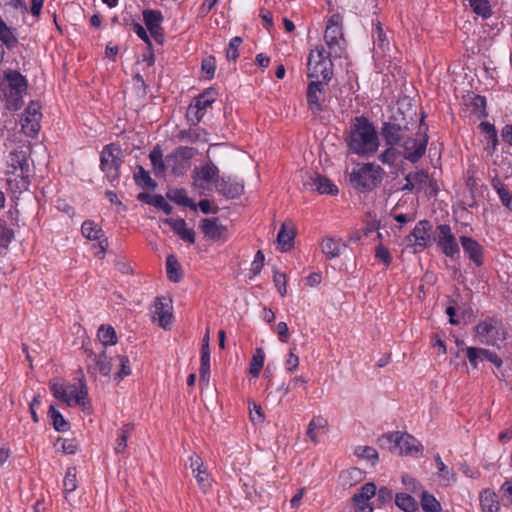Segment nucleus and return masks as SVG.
Returning <instances> with one entry per match:
<instances>
[{
  "mask_svg": "<svg viewBox=\"0 0 512 512\" xmlns=\"http://www.w3.org/2000/svg\"><path fill=\"white\" fill-rule=\"evenodd\" d=\"M341 25L342 16L340 14H333L327 22L324 40L331 50H334V48L339 45V41L343 39Z\"/></svg>",
  "mask_w": 512,
  "mask_h": 512,
  "instance_id": "17",
  "label": "nucleus"
},
{
  "mask_svg": "<svg viewBox=\"0 0 512 512\" xmlns=\"http://www.w3.org/2000/svg\"><path fill=\"white\" fill-rule=\"evenodd\" d=\"M200 228L205 237L213 241L226 238L227 228L219 222L218 218H205L200 221Z\"/></svg>",
  "mask_w": 512,
  "mask_h": 512,
  "instance_id": "21",
  "label": "nucleus"
},
{
  "mask_svg": "<svg viewBox=\"0 0 512 512\" xmlns=\"http://www.w3.org/2000/svg\"><path fill=\"white\" fill-rule=\"evenodd\" d=\"M346 142L351 152L362 156L374 154L379 147L377 131L364 116L354 118Z\"/></svg>",
  "mask_w": 512,
  "mask_h": 512,
  "instance_id": "1",
  "label": "nucleus"
},
{
  "mask_svg": "<svg viewBox=\"0 0 512 512\" xmlns=\"http://www.w3.org/2000/svg\"><path fill=\"white\" fill-rule=\"evenodd\" d=\"M345 246L340 239L325 237L321 242V251L329 260L334 259L341 254V247Z\"/></svg>",
  "mask_w": 512,
  "mask_h": 512,
  "instance_id": "31",
  "label": "nucleus"
},
{
  "mask_svg": "<svg viewBox=\"0 0 512 512\" xmlns=\"http://www.w3.org/2000/svg\"><path fill=\"white\" fill-rule=\"evenodd\" d=\"M265 353L262 348H257L249 364V373L253 377H258L264 366Z\"/></svg>",
  "mask_w": 512,
  "mask_h": 512,
  "instance_id": "41",
  "label": "nucleus"
},
{
  "mask_svg": "<svg viewBox=\"0 0 512 512\" xmlns=\"http://www.w3.org/2000/svg\"><path fill=\"white\" fill-rule=\"evenodd\" d=\"M85 352L89 358L93 357V360L96 361L99 372L103 376H109L112 371V363L111 358L108 357L106 351L103 350L98 356L94 354L92 350L86 349Z\"/></svg>",
  "mask_w": 512,
  "mask_h": 512,
  "instance_id": "34",
  "label": "nucleus"
},
{
  "mask_svg": "<svg viewBox=\"0 0 512 512\" xmlns=\"http://www.w3.org/2000/svg\"><path fill=\"white\" fill-rule=\"evenodd\" d=\"M151 313L153 321L157 322L160 327L165 330L170 329L173 321L171 301H168L165 297H157Z\"/></svg>",
  "mask_w": 512,
  "mask_h": 512,
  "instance_id": "15",
  "label": "nucleus"
},
{
  "mask_svg": "<svg viewBox=\"0 0 512 512\" xmlns=\"http://www.w3.org/2000/svg\"><path fill=\"white\" fill-rule=\"evenodd\" d=\"M249 414L250 419L254 424L263 423L265 420V415L262 411L261 406L256 404L255 402L249 403Z\"/></svg>",
  "mask_w": 512,
  "mask_h": 512,
  "instance_id": "60",
  "label": "nucleus"
},
{
  "mask_svg": "<svg viewBox=\"0 0 512 512\" xmlns=\"http://www.w3.org/2000/svg\"><path fill=\"white\" fill-rule=\"evenodd\" d=\"M501 322L494 317H487L480 321L474 328L475 336L484 345L494 346L502 339Z\"/></svg>",
  "mask_w": 512,
  "mask_h": 512,
  "instance_id": "9",
  "label": "nucleus"
},
{
  "mask_svg": "<svg viewBox=\"0 0 512 512\" xmlns=\"http://www.w3.org/2000/svg\"><path fill=\"white\" fill-rule=\"evenodd\" d=\"M148 204L154 206L155 208L161 209L167 215L172 213V206L160 194L152 196L151 201H148Z\"/></svg>",
  "mask_w": 512,
  "mask_h": 512,
  "instance_id": "58",
  "label": "nucleus"
},
{
  "mask_svg": "<svg viewBox=\"0 0 512 512\" xmlns=\"http://www.w3.org/2000/svg\"><path fill=\"white\" fill-rule=\"evenodd\" d=\"M376 501L380 506L390 503L393 499L392 490L387 487H381L379 490L376 489Z\"/></svg>",
  "mask_w": 512,
  "mask_h": 512,
  "instance_id": "62",
  "label": "nucleus"
},
{
  "mask_svg": "<svg viewBox=\"0 0 512 512\" xmlns=\"http://www.w3.org/2000/svg\"><path fill=\"white\" fill-rule=\"evenodd\" d=\"M120 365V371L117 373V378L122 380L124 377L131 374L130 361L127 356L119 355L117 356Z\"/></svg>",
  "mask_w": 512,
  "mask_h": 512,
  "instance_id": "63",
  "label": "nucleus"
},
{
  "mask_svg": "<svg viewBox=\"0 0 512 512\" xmlns=\"http://www.w3.org/2000/svg\"><path fill=\"white\" fill-rule=\"evenodd\" d=\"M387 440L395 443V448L399 450L400 454L411 455L419 451V442L409 434L400 435L399 432H395L388 435Z\"/></svg>",
  "mask_w": 512,
  "mask_h": 512,
  "instance_id": "20",
  "label": "nucleus"
},
{
  "mask_svg": "<svg viewBox=\"0 0 512 512\" xmlns=\"http://www.w3.org/2000/svg\"><path fill=\"white\" fill-rule=\"evenodd\" d=\"M42 119L41 106L38 102L32 101L25 109L21 119L22 132L30 137L35 138L41 128L40 121Z\"/></svg>",
  "mask_w": 512,
  "mask_h": 512,
  "instance_id": "10",
  "label": "nucleus"
},
{
  "mask_svg": "<svg viewBox=\"0 0 512 512\" xmlns=\"http://www.w3.org/2000/svg\"><path fill=\"white\" fill-rule=\"evenodd\" d=\"M428 144L426 133H409L404 142L400 144L403 148V157L411 163L418 162L425 154Z\"/></svg>",
  "mask_w": 512,
  "mask_h": 512,
  "instance_id": "8",
  "label": "nucleus"
},
{
  "mask_svg": "<svg viewBox=\"0 0 512 512\" xmlns=\"http://www.w3.org/2000/svg\"><path fill=\"white\" fill-rule=\"evenodd\" d=\"M375 257H376V259L381 261L385 265L386 268L389 267V265L392 262V255H391L389 249L384 247L382 244H379L375 248Z\"/></svg>",
  "mask_w": 512,
  "mask_h": 512,
  "instance_id": "61",
  "label": "nucleus"
},
{
  "mask_svg": "<svg viewBox=\"0 0 512 512\" xmlns=\"http://www.w3.org/2000/svg\"><path fill=\"white\" fill-rule=\"evenodd\" d=\"M175 137L178 141L187 143L207 142V132L197 126L182 129L178 131Z\"/></svg>",
  "mask_w": 512,
  "mask_h": 512,
  "instance_id": "26",
  "label": "nucleus"
},
{
  "mask_svg": "<svg viewBox=\"0 0 512 512\" xmlns=\"http://www.w3.org/2000/svg\"><path fill=\"white\" fill-rule=\"evenodd\" d=\"M355 454L360 458L371 461L373 464L378 460V453L376 449L370 446L357 447L355 449Z\"/></svg>",
  "mask_w": 512,
  "mask_h": 512,
  "instance_id": "57",
  "label": "nucleus"
},
{
  "mask_svg": "<svg viewBox=\"0 0 512 512\" xmlns=\"http://www.w3.org/2000/svg\"><path fill=\"white\" fill-rule=\"evenodd\" d=\"M421 506L425 512H441L439 501L427 491H421Z\"/></svg>",
  "mask_w": 512,
  "mask_h": 512,
  "instance_id": "47",
  "label": "nucleus"
},
{
  "mask_svg": "<svg viewBox=\"0 0 512 512\" xmlns=\"http://www.w3.org/2000/svg\"><path fill=\"white\" fill-rule=\"evenodd\" d=\"M79 374L78 386L75 384L66 385L52 382L50 389L56 399L66 403L68 406L75 404L84 408L89 403L88 387L82 369H79Z\"/></svg>",
  "mask_w": 512,
  "mask_h": 512,
  "instance_id": "2",
  "label": "nucleus"
},
{
  "mask_svg": "<svg viewBox=\"0 0 512 512\" xmlns=\"http://www.w3.org/2000/svg\"><path fill=\"white\" fill-rule=\"evenodd\" d=\"M479 129L485 135L488 143H491L492 151H494L498 145V135L495 126L490 122L483 121L479 124Z\"/></svg>",
  "mask_w": 512,
  "mask_h": 512,
  "instance_id": "46",
  "label": "nucleus"
},
{
  "mask_svg": "<svg viewBox=\"0 0 512 512\" xmlns=\"http://www.w3.org/2000/svg\"><path fill=\"white\" fill-rule=\"evenodd\" d=\"M99 341L102 345H114L117 343V336L115 329L110 325H101L97 333Z\"/></svg>",
  "mask_w": 512,
  "mask_h": 512,
  "instance_id": "42",
  "label": "nucleus"
},
{
  "mask_svg": "<svg viewBox=\"0 0 512 512\" xmlns=\"http://www.w3.org/2000/svg\"><path fill=\"white\" fill-rule=\"evenodd\" d=\"M189 467L192 470L200 489L204 493H207L212 486V480L201 457L197 454L190 456Z\"/></svg>",
  "mask_w": 512,
  "mask_h": 512,
  "instance_id": "16",
  "label": "nucleus"
},
{
  "mask_svg": "<svg viewBox=\"0 0 512 512\" xmlns=\"http://www.w3.org/2000/svg\"><path fill=\"white\" fill-rule=\"evenodd\" d=\"M134 430V425L131 423L124 424L117 432V440L115 452L117 454L123 453L127 448V440Z\"/></svg>",
  "mask_w": 512,
  "mask_h": 512,
  "instance_id": "37",
  "label": "nucleus"
},
{
  "mask_svg": "<svg viewBox=\"0 0 512 512\" xmlns=\"http://www.w3.org/2000/svg\"><path fill=\"white\" fill-rule=\"evenodd\" d=\"M0 41L10 50L15 48L18 45V39L14 33V29L9 27L1 18H0Z\"/></svg>",
  "mask_w": 512,
  "mask_h": 512,
  "instance_id": "36",
  "label": "nucleus"
},
{
  "mask_svg": "<svg viewBox=\"0 0 512 512\" xmlns=\"http://www.w3.org/2000/svg\"><path fill=\"white\" fill-rule=\"evenodd\" d=\"M166 196L177 205L188 207L194 211L197 209V205L188 197L185 189H172L167 192Z\"/></svg>",
  "mask_w": 512,
  "mask_h": 512,
  "instance_id": "32",
  "label": "nucleus"
},
{
  "mask_svg": "<svg viewBox=\"0 0 512 512\" xmlns=\"http://www.w3.org/2000/svg\"><path fill=\"white\" fill-rule=\"evenodd\" d=\"M324 84L322 81H311L307 87L308 109L314 116H317L323 110L320 95L323 93Z\"/></svg>",
  "mask_w": 512,
  "mask_h": 512,
  "instance_id": "22",
  "label": "nucleus"
},
{
  "mask_svg": "<svg viewBox=\"0 0 512 512\" xmlns=\"http://www.w3.org/2000/svg\"><path fill=\"white\" fill-rule=\"evenodd\" d=\"M387 148L380 153L378 159L386 165L393 166L398 159L399 152L394 145H386Z\"/></svg>",
  "mask_w": 512,
  "mask_h": 512,
  "instance_id": "53",
  "label": "nucleus"
},
{
  "mask_svg": "<svg viewBox=\"0 0 512 512\" xmlns=\"http://www.w3.org/2000/svg\"><path fill=\"white\" fill-rule=\"evenodd\" d=\"M81 233L85 238L89 240H99V247L101 249V253L102 255L105 254L106 249L108 247V240L106 238L102 239L104 232L101 227H99L92 220H86L82 223Z\"/></svg>",
  "mask_w": 512,
  "mask_h": 512,
  "instance_id": "23",
  "label": "nucleus"
},
{
  "mask_svg": "<svg viewBox=\"0 0 512 512\" xmlns=\"http://www.w3.org/2000/svg\"><path fill=\"white\" fill-rule=\"evenodd\" d=\"M122 163L123 152L118 144L110 143L103 147L100 154V168L112 185L119 180Z\"/></svg>",
  "mask_w": 512,
  "mask_h": 512,
  "instance_id": "5",
  "label": "nucleus"
},
{
  "mask_svg": "<svg viewBox=\"0 0 512 512\" xmlns=\"http://www.w3.org/2000/svg\"><path fill=\"white\" fill-rule=\"evenodd\" d=\"M219 177L218 167L210 161L193 169L192 186L198 190L199 195H205L213 186L217 187Z\"/></svg>",
  "mask_w": 512,
  "mask_h": 512,
  "instance_id": "6",
  "label": "nucleus"
},
{
  "mask_svg": "<svg viewBox=\"0 0 512 512\" xmlns=\"http://www.w3.org/2000/svg\"><path fill=\"white\" fill-rule=\"evenodd\" d=\"M199 368L200 386H208L210 380V355H201Z\"/></svg>",
  "mask_w": 512,
  "mask_h": 512,
  "instance_id": "50",
  "label": "nucleus"
},
{
  "mask_svg": "<svg viewBox=\"0 0 512 512\" xmlns=\"http://www.w3.org/2000/svg\"><path fill=\"white\" fill-rule=\"evenodd\" d=\"M395 504L404 512H415L418 509L416 499L407 493H397L395 495Z\"/></svg>",
  "mask_w": 512,
  "mask_h": 512,
  "instance_id": "39",
  "label": "nucleus"
},
{
  "mask_svg": "<svg viewBox=\"0 0 512 512\" xmlns=\"http://www.w3.org/2000/svg\"><path fill=\"white\" fill-rule=\"evenodd\" d=\"M6 182L9 190L13 194H21L29 189L31 178L34 175L33 170L26 172L20 169L6 168Z\"/></svg>",
  "mask_w": 512,
  "mask_h": 512,
  "instance_id": "14",
  "label": "nucleus"
},
{
  "mask_svg": "<svg viewBox=\"0 0 512 512\" xmlns=\"http://www.w3.org/2000/svg\"><path fill=\"white\" fill-rule=\"evenodd\" d=\"M499 492L504 506H510L512 504V479L506 480Z\"/></svg>",
  "mask_w": 512,
  "mask_h": 512,
  "instance_id": "59",
  "label": "nucleus"
},
{
  "mask_svg": "<svg viewBox=\"0 0 512 512\" xmlns=\"http://www.w3.org/2000/svg\"><path fill=\"white\" fill-rule=\"evenodd\" d=\"M328 425L327 420L322 416H315L313 419L309 422L308 428H307V436L313 441L314 443H318V436L316 431L319 429H324Z\"/></svg>",
  "mask_w": 512,
  "mask_h": 512,
  "instance_id": "45",
  "label": "nucleus"
},
{
  "mask_svg": "<svg viewBox=\"0 0 512 512\" xmlns=\"http://www.w3.org/2000/svg\"><path fill=\"white\" fill-rule=\"evenodd\" d=\"M6 164L8 169H20L26 172L33 170L30 161V148L21 147L12 150L7 156Z\"/></svg>",
  "mask_w": 512,
  "mask_h": 512,
  "instance_id": "18",
  "label": "nucleus"
},
{
  "mask_svg": "<svg viewBox=\"0 0 512 512\" xmlns=\"http://www.w3.org/2000/svg\"><path fill=\"white\" fill-rule=\"evenodd\" d=\"M243 40L239 36L233 37L229 44L228 48L226 50V58L229 61H236L239 57V47L242 44Z\"/></svg>",
  "mask_w": 512,
  "mask_h": 512,
  "instance_id": "55",
  "label": "nucleus"
},
{
  "mask_svg": "<svg viewBox=\"0 0 512 512\" xmlns=\"http://www.w3.org/2000/svg\"><path fill=\"white\" fill-rule=\"evenodd\" d=\"M408 174L416 187V192L427 190V187L429 186L432 188L434 194H436V189L433 188L434 181L430 178L427 171L417 170Z\"/></svg>",
  "mask_w": 512,
  "mask_h": 512,
  "instance_id": "30",
  "label": "nucleus"
},
{
  "mask_svg": "<svg viewBox=\"0 0 512 512\" xmlns=\"http://www.w3.org/2000/svg\"><path fill=\"white\" fill-rule=\"evenodd\" d=\"M25 91H14V90H6L5 91V101L6 108L10 111H16L21 108L23 101V93Z\"/></svg>",
  "mask_w": 512,
  "mask_h": 512,
  "instance_id": "44",
  "label": "nucleus"
},
{
  "mask_svg": "<svg viewBox=\"0 0 512 512\" xmlns=\"http://www.w3.org/2000/svg\"><path fill=\"white\" fill-rule=\"evenodd\" d=\"M432 225L428 220L419 221L406 240L411 243L414 253L424 251L431 244Z\"/></svg>",
  "mask_w": 512,
  "mask_h": 512,
  "instance_id": "12",
  "label": "nucleus"
},
{
  "mask_svg": "<svg viewBox=\"0 0 512 512\" xmlns=\"http://www.w3.org/2000/svg\"><path fill=\"white\" fill-rule=\"evenodd\" d=\"M409 134L407 124L401 125L397 119L384 122L381 127V136L386 145L400 146Z\"/></svg>",
  "mask_w": 512,
  "mask_h": 512,
  "instance_id": "13",
  "label": "nucleus"
},
{
  "mask_svg": "<svg viewBox=\"0 0 512 512\" xmlns=\"http://www.w3.org/2000/svg\"><path fill=\"white\" fill-rule=\"evenodd\" d=\"M64 492L71 493L77 488V479H76V468L70 467L67 469L64 480H63Z\"/></svg>",
  "mask_w": 512,
  "mask_h": 512,
  "instance_id": "54",
  "label": "nucleus"
},
{
  "mask_svg": "<svg viewBox=\"0 0 512 512\" xmlns=\"http://www.w3.org/2000/svg\"><path fill=\"white\" fill-rule=\"evenodd\" d=\"M467 107L470 109L471 113L477 118L481 119L487 116L486 111V98L481 95H473L466 102Z\"/></svg>",
  "mask_w": 512,
  "mask_h": 512,
  "instance_id": "33",
  "label": "nucleus"
},
{
  "mask_svg": "<svg viewBox=\"0 0 512 512\" xmlns=\"http://www.w3.org/2000/svg\"><path fill=\"white\" fill-rule=\"evenodd\" d=\"M216 190L227 198H237L244 192V186L230 177H219Z\"/></svg>",
  "mask_w": 512,
  "mask_h": 512,
  "instance_id": "24",
  "label": "nucleus"
},
{
  "mask_svg": "<svg viewBox=\"0 0 512 512\" xmlns=\"http://www.w3.org/2000/svg\"><path fill=\"white\" fill-rule=\"evenodd\" d=\"M436 231V242L440 251L449 258H454L456 255H458L460 248L450 225L440 224L436 227Z\"/></svg>",
  "mask_w": 512,
  "mask_h": 512,
  "instance_id": "11",
  "label": "nucleus"
},
{
  "mask_svg": "<svg viewBox=\"0 0 512 512\" xmlns=\"http://www.w3.org/2000/svg\"><path fill=\"white\" fill-rule=\"evenodd\" d=\"M8 82L7 90L26 91L27 81L25 77L18 71H11L6 76Z\"/></svg>",
  "mask_w": 512,
  "mask_h": 512,
  "instance_id": "40",
  "label": "nucleus"
},
{
  "mask_svg": "<svg viewBox=\"0 0 512 512\" xmlns=\"http://www.w3.org/2000/svg\"><path fill=\"white\" fill-rule=\"evenodd\" d=\"M202 71L207 75L208 79H212L216 70V61L214 57H208L202 60Z\"/></svg>",
  "mask_w": 512,
  "mask_h": 512,
  "instance_id": "64",
  "label": "nucleus"
},
{
  "mask_svg": "<svg viewBox=\"0 0 512 512\" xmlns=\"http://www.w3.org/2000/svg\"><path fill=\"white\" fill-rule=\"evenodd\" d=\"M385 171L379 165L374 163H365L357 165L349 174L351 185L360 192H370L378 187Z\"/></svg>",
  "mask_w": 512,
  "mask_h": 512,
  "instance_id": "3",
  "label": "nucleus"
},
{
  "mask_svg": "<svg viewBox=\"0 0 512 512\" xmlns=\"http://www.w3.org/2000/svg\"><path fill=\"white\" fill-rule=\"evenodd\" d=\"M14 237V232L3 219H0V248H7Z\"/></svg>",
  "mask_w": 512,
  "mask_h": 512,
  "instance_id": "56",
  "label": "nucleus"
},
{
  "mask_svg": "<svg viewBox=\"0 0 512 512\" xmlns=\"http://www.w3.org/2000/svg\"><path fill=\"white\" fill-rule=\"evenodd\" d=\"M137 169V173L134 174L136 184L143 189H155L157 183L150 177L148 171L142 166H138Z\"/></svg>",
  "mask_w": 512,
  "mask_h": 512,
  "instance_id": "43",
  "label": "nucleus"
},
{
  "mask_svg": "<svg viewBox=\"0 0 512 512\" xmlns=\"http://www.w3.org/2000/svg\"><path fill=\"white\" fill-rule=\"evenodd\" d=\"M296 232L292 224L283 223L277 235V243L281 252L289 251L294 244Z\"/></svg>",
  "mask_w": 512,
  "mask_h": 512,
  "instance_id": "25",
  "label": "nucleus"
},
{
  "mask_svg": "<svg viewBox=\"0 0 512 512\" xmlns=\"http://www.w3.org/2000/svg\"><path fill=\"white\" fill-rule=\"evenodd\" d=\"M482 512H500L497 494L491 489H484L479 496Z\"/></svg>",
  "mask_w": 512,
  "mask_h": 512,
  "instance_id": "27",
  "label": "nucleus"
},
{
  "mask_svg": "<svg viewBox=\"0 0 512 512\" xmlns=\"http://www.w3.org/2000/svg\"><path fill=\"white\" fill-rule=\"evenodd\" d=\"M166 272L170 281L177 283L182 279L181 265L174 255H168L166 258Z\"/></svg>",
  "mask_w": 512,
  "mask_h": 512,
  "instance_id": "38",
  "label": "nucleus"
},
{
  "mask_svg": "<svg viewBox=\"0 0 512 512\" xmlns=\"http://www.w3.org/2000/svg\"><path fill=\"white\" fill-rule=\"evenodd\" d=\"M473 12L487 19L491 16V6L488 0H468Z\"/></svg>",
  "mask_w": 512,
  "mask_h": 512,
  "instance_id": "48",
  "label": "nucleus"
},
{
  "mask_svg": "<svg viewBox=\"0 0 512 512\" xmlns=\"http://www.w3.org/2000/svg\"><path fill=\"white\" fill-rule=\"evenodd\" d=\"M376 494V485L373 482H368L364 484L359 492L355 493L352 500L359 501L365 500L369 501Z\"/></svg>",
  "mask_w": 512,
  "mask_h": 512,
  "instance_id": "52",
  "label": "nucleus"
},
{
  "mask_svg": "<svg viewBox=\"0 0 512 512\" xmlns=\"http://www.w3.org/2000/svg\"><path fill=\"white\" fill-rule=\"evenodd\" d=\"M459 241L464 253L477 266L480 267L484 263V248L474 238L469 236H460Z\"/></svg>",
  "mask_w": 512,
  "mask_h": 512,
  "instance_id": "19",
  "label": "nucleus"
},
{
  "mask_svg": "<svg viewBox=\"0 0 512 512\" xmlns=\"http://www.w3.org/2000/svg\"><path fill=\"white\" fill-rule=\"evenodd\" d=\"M143 20L150 33L153 30L161 29L163 15L159 10L146 9L143 11Z\"/></svg>",
  "mask_w": 512,
  "mask_h": 512,
  "instance_id": "35",
  "label": "nucleus"
},
{
  "mask_svg": "<svg viewBox=\"0 0 512 512\" xmlns=\"http://www.w3.org/2000/svg\"><path fill=\"white\" fill-rule=\"evenodd\" d=\"M173 155H168L166 160H163V153L159 146L153 148V150L149 154V159L151 161L154 173L156 176L164 175L166 170V164H169Z\"/></svg>",
  "mask_w": 512,
  "mask_h": 512,
  "instance_id": "28",
  "label": "nucleus"
},
{
  "mask_svg": "<svg viewBox=\"0 0 512 512\" xmlns=\"http://www.w3.org/2000/svg\"><path fill=\"white\" fill-rule=\"evenodd\" d=\"M333 75V63L324 46H316L307 59V76L314 81L328 83Z\"/></svg>",
  "mask_w": 512,
  "mask_h": 512,
  "instance_id": "4",
  "label": "nucleus"
},
{
  "mask_svg": "<svg viewBox=\"0 0 512 512\" xmlns=\"http://www.w3.org/2000/svg\"><path fill=\"white\" fill-rule=\"evenodd\" d=\"M312 188L319 194L337 195L339 190L337 186L326 176L316 175L312 178Z\"/></svg>",
  "mask_w": 512,
  "mask_h": 512,
  "instance_id": "29",
  "label": "nucleus"
},
{
  "mask_svg": "<svg viewBox=\"0 0 512 512\" xmlns=\"http://www.w3.org/2000/svg\"><path fill=\"white\" fill-rule=\"evenodd\" d=\"M374 26L375 28L373 30V38L375 39V43H377L378 47L383 51L389 49V41L386 33L383 30L381 22L376 21Z\"/></svg>",
  "mask_w": 512,
  "mask_h": 512,
  "instance_id": "51",
  "label": "nucleus"
},
{
  "mask_svg": "<svg viewBox=\"0 0 512 512\" xmlns=\"http://www.w3.org/2000/svg\"><path fill=\"white\" fill-rule=\"evenodd\" d=\"M49 415L52 418L53 427L58 432H65L69 429V423L64 419L62 414L54 407L50 406Z\"/></svg>",
  "mask_w": 512,
  "mask_h": 512,
  "instance_id": "49",
  "label": "nucleus"
},
{
  "mask_svg": "<svg viewBox=\"0 0 512 512\" xmlns=\"http://www.w3.org/2000/svg\"><path fill=\"white\" fill-rule=\"evenodd\" d=\"M217 90L214 88L205 89L201 94L195 97L186 112L187 121L191 126H197L203 119L208 108L216 101Z\"/></svg>",
  "mask_w": 512,
  "mask_h": 512,
  "instance_id": "7",
  "label": "nucleus"
}]
</instances>
